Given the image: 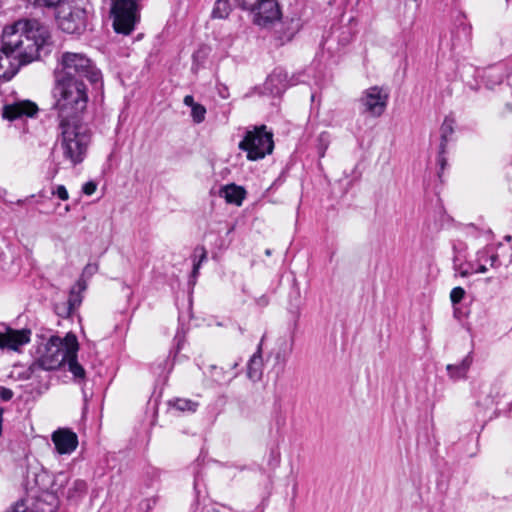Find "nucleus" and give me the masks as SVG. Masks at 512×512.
Listing matches in <instances>:
<instances>
[{"label": "nucleus", "mask_w": 512, "mask_h": 512, "mask_svg": "<svg viewBox=\"0 0 512 512\" xmlns=\"http://www.w3.org/2000/svg\"><path fill=\"white\" fill-rule=\"evenodd\" d=\"M48 28L37 20H18L2 30V61L9 69L2 80H10L19 68L39 57V51L48 44Z\"/></svg>", "instance_id": "obj_1"}, {"label": "nucleus", "mask_w": 512, "mask_h": 512, "mask_svg": "<svg viewBox=\"0 0 512 512\" xmlns=\"http://www.w3.org/2000/svg\"><path fill=\"white\" fill-rule=\"evenodd\" d=\"M58 121L82 120L88 104L87 87L78 78H67L58 74L53 88Z\"/></svg>", "instance_id": "obj_2"}, {"label": "nucleus", "mask_w": 512, "mask_h": 512, "mask_svg": "<svg viewBox=\"0 0 512 512\" xmlns=\"http://www.w3.org/2000/svg\"><path fill=\"white\" fill-rule=\"evenodd\" d=\"M58 145L63 159L72 167L81 164L92 142V131L82 120L59 121Z\"/></svg>", "instance_id": "obj_3"}, {"label": "nucleus", "mask_w": 512, "mask_h": 512, "mask_svg": "<svg viewBox=\"0 0 512 512\" xmlns=\"http://www.w3.org/2000/svg\"><path fill=\"white\" fill-rule=\"evenodd\" d=\"M243 9H247L242 6ZM252 22L261 28H271L276 24L280 29L275 31V37L280 45L292 40L294 31L282 21V11L278 0H257L250 8Z\"/></svg>", "instance_id": "obj_4"}, {"label": "nucleus", "mask_w": 512, "mask_h": 512, "mask_svg": "<svg viewBox=\"0 0 512 512\" xmlns=\"http://www.w3.org/2000/svg\"><path fill=\"white\" fill-rule=\"evenodd\" d=\"M58 74L67 78H87L90 82H98L101 73L95 68L92 61L83 53L64 52L58 59V67L55 69L54 76L57 79Z\"/></svg>", "instance_id": "obj_5"}, {"label": "nucleus", "mask_w": 512, "mask_h": 512, "mask_svg": "<svg viewBox=\"0 0 512 512\" xmlns=\"http://www.w3.org/2000/svg\"><path fill=\"white\" fill-rule=\"evenodd\" d=\"M238 147L247 153V159L250 161L263 159L274 149L273 134L267 131L264 125L255 127L246 132Z\"/></svg>", "instance_id": "obj_6"}, {"label": "nucleus", "mask_w": 512, "mask_h": 512, "mask_svg": "<svg viewBox=\"0 0 512 512\" xmlns=\"http://www.w3.org/2000/svg\"><path fill=\"white\" fill-rule=\"evenodd\" d=\"M112 25L116 33L129 35L140 20L139 0H111Z\"/></svg>", "instance_id": "obj_7"}, {"label": "nucleus", "mask_w": 512, "mask_h": 512, "mask_svg": "<svg viewBox=\"0 0 512 512\" xmlns=\"http://www.w3.org/2000/svg\"><path fill=\"white\" fill-rule=\"evenodd\" d=\"M67 356V345H65L64 338L51 336L39 344L34 365L44 370H54L65 362Z\"/></svg>", "instance_id": "obj_8"}, {"label": "nucleus", "mask_w": 512, "mask_h": 512, "mask_svg": "<svg viewBox=\"0 0 512 512\" xmlns=\"http://www.w3.org/2000/svg\"><path fill=\"white\" fill-rule=\"evenodd\" d=\"M56 21L59 28L69 34L81 32L86 25L85 9L79 0L61 3L57 7Z\"/></svg>", "instance_id": "obj_9"}, {"label": "nucleus", "mask_w": 512, "mask_h": 512, "mask_svg": "<svg viewBox=\"0 0 512 512\" xmlns=\"http://www.w3.org/2000/svg\"><path fill=\"white\" fill-rule=\"evenodd\" d=\"M388 99L389 94L384 88L372 86L363 91L359 102L365 112L373 117H379L386 110Z\"/></svg>", "instance_id": "obj_10"}, {"label": "nucleus", "mask_w": 512, "mask_h": 512, "mask_svg": "<svg viewBox=\"0 0 512 512\" xmlns=\"http://www.w3.org/2000/svg\"><path fill=\"white\" fill-rule=\"evenodd\" d=\"M30 340V329H14L2 324V353L14 352L21 354Z\"/></svg>", "instance_id": "obj_11"}, {"label": "nucleus", "mask_w": 512, "mask_h": 512, "mask_svg": "<svg viewBox=\"0 0 512 512\" xmlns=\"http://www.w3.org/2000/svg\"><path fill=\"white\" fill-rule=\"evenodd\" d=\"M506 395L505 382L496 378L489 383L482 384L477 392L478 404L484 407L497 404Z\"/></svg>", "instance_id": "obj_12"}, {"label": "nucleus", "mask_w": 512, "mask_h": 512, "mask_svg": "<svg viewBox=\"0 0 512 512\" xmlns=\"http://www.w3.org/2000/svg\"><path fill=\"white\" fill-rule=\"evenodd\" d=\"M39 108L36 103L30 100H16L12 103L6 102L2 107V118L13 121L23 117H34Z\"/></svg>", "instance_id": "obj_13"}, {"label": "nucleus", "mask_w": 512, "mask_h": 512, "mask_svg": "<svg viewBox=\"0 0 512 512\" xmlns=\"http://www.w3.org/2000/svg\"><path fill=\"white\" fill-rule=\"evenodd\" d=\"M65 345H67V354L65 361L67 362L69 371L73 374L75 380L83 381L85 379V370L77 361V352L79 349L77 337L73 333H68L64 337Z\"/></svg>", "instance_id": "obj_14"}, {"label": "nucleus", "mask_w": 512, "mask_h": 512, "mask_svg": "<svg viewBox=\"0 0 512 512\" xmlns=\"http://www.w3.org/2000/svg\"><path fill=\"white\" fill-rule=\"evenodd\" d=\"M52 441L59 454H71L78 445L77 435L68 429H58L52 434Z\"/></svg>", "instance_id": "obj_15"}, {"label": "nucleus", "mask_w": 512, "mask_h": 512, "mask_svg": "<svg viewBox=\"0 0 512 512\" xmlns=\"http://www.w3.org/2000/svg\"><path fill=\"white\" fill-rule=\"evenodd\" d=\"M294 83L288 78L287 72L276 69L266 80L265 86L272 94L279 95L283 93L287 87Z\"/></svg>", "instance_id": "obj_16"}, {"label": "nucleus", "mask_w": 512, "mask_h": 512, "mask_svg": "<svg viewBox=\"0 0 512 512\" xmlns=\"http://www.w3.org/2000/svg\"><path fill=\"white\" fill-rule=\"evenodd\" d=\"M263 375V358H262V347L258 345L257 351L251 356L247 364V377L257 382L262 379Z\"/></svg>", "instance_id": "obj_17"}, {"label": "nucleus", "mask_w": 512, "mask_h": 512, "mask_svg": "<svg viewBox=\"0 0 512 512\" xmlns=\"http://www.w3.org/2000/svg\"><path fill=\"white\" fill-rule=\"evenodd\" d=\"M56 508V498L53 494L44 493L41 497L35 499L29 506L30 512H54Z\"/></svg>", "instance_id": "obj_18"}, {"label": "nucleus", "mask_w": 512, "mask_h": 512, "mask_svg": "<svg viewBox=\"0 0 512 512\" xmlns=\"http://www.w3.org/2000/svg\"><path fill=\"white\" fill-rule=\"evenodd\" d=\"M473 362L471 354H467L459 364L447 365L449 376L454 380L463 379L466 377L467 372Z\"/></svg>", "instance_id": "obj_19"}, {"label": "nucleus", "mask_w": 512, "mask_h": 512, "mask_svg": "<svg viewBox=\"0 0 512 512\" xmlns=\"http://www.w3.org/2000/svg\"><path fill=\"white\" fill-rule=\"evenodd\" d=\"M221 196L226 202L240 206L245 198V190L235 184H230L221 190Z\"/></svg>", "instance_id": "obj_20"}, {"label": "nucleus", "mask_w": 512, "mask_h": 512, "mask_svg": "<svg viewBox=\"0 0 512 512\" xmlns=\"http://www.w3.org/2000/svg\"><path fill=\"white\" fill-rule=\"evenodd\" d=\"M231 11L229 0H216L211 16L214 19H225Z\"/></svg>", "instance_id": "obj_21"}, {"label": "nucleus", "mask_w": 512, "mask_h": 512, "mask_svg": "<svg viewBox=\"0 0 512 512\" xmlns=\"http://www.w3.org/2000/svg\"><path fill=\"white\" fill-rule=\"evenodd\" d=\"M86 285L83 281H78L70 290L68 305L69 312L81 303L80 292L85 290Z\"/></svg>", "instance_id": "obj_22"}, {"label": "nucleus", "mask_w": 512, "mask_h": 512, "mask_svg": "<svg viewBox=\"0 0 512 512\" xmlns=\"http://www.w3.org/2000/svg\"><path fill=\"white\" fill-rule=\"evenodd\" d=\"M170 405L181 412H195L198 407V403L185 398H176Z\"/></svg>", "instance_id": "obj_23"}, {"label": "nucleus", "mask_w": 512, "mask_h": 512, "mask_svg": "<svg viewBox=\"0 0 512 512\" xmlns=\"http://www.w3.org/2000/svg\"><path fill=\"white\" fill-rule=\"evenodd\" d=\"M289 351L286 348H279L275 353V366L278 368V372L282 371L287 361Z\"/></svg>", "instance_id": "obj_24"}, {"label": "nucleus", "mask_w": 512, "mask_h": 512, "mask_svg": "<svg viewBox=\"0 0 512 512\" xmlns=\"http://www.w3.org/2000/svg\"><path fill=\"white\" fill-rule=\"evenodd\" d=\"M206 115V108L202 104H197L191 108V116L195 123L199 124L204 121Z\"/></svg>", "instance_id": "obj_25"}, {"label": "nucleus", "mask_w": 512, "mask_h": 512, "mask_svg": "<svg viewBox=\"0 0 512 512\" xmlns=\"http://www.w3.org/2000/svg\"><path fill=\"white\" fill-rule=\"evenodd\" d=\"M30 4L38 7H55L63 3L62 0H27Z\"/></svg>", "instance_id": "obj_26"}, {"label": "nucleus", "mask_w": 512, "mask_h": 512, "mask_svg": "<svg viewBox=\"0 0 512 512\" xmlns=\"http://www.w3.org/2000/svg\"><path fill=\"white\" fill-rule=\"evenodd\" d=\"M488 253V247H485L484 249L478 251L476 261L479 263L478 268L474 271L475 273H485L487 272L488 268L485 263L482 262L483 257L485 254Z\"/></svg>", "instance_id": "obj_27"}, {"label": "nucleus", "mask_w": 512, "mask_h": 512, "mask_svg": "<svg viewBox=\"0 0 512 512\" xmlns=\"http://www.w3.org/2000/svg\"><path fill=\"white\" fill-rule=\"evenodd\" d=\"M27 499H21L12 505L6 512H30Z\"/></svg>", "instance_id": "obj_28"}, {"label": "nucleus", "mask_w": 512, "mask_h": 512, "mask_svg": "<svg viewBox=\"0 0 512 512\" xmlns=\"http://www.w3.org/2000/svg\"><path fill=\"white\" fill-rule=\"evenodd\" d=\"M195 252H196V253H197V252H199V253H200V254H199L200 259H199V261H198V262H195V263H194L193 271H192V276H193V277H196V276H197V274H198V272H199V268H200L201 263H202V262L206 259V257H207V253H206V250H205V248H204V247H199V248H197V249L195 250Z\"/></svg>", "instance_id": "obj_29"}, {"label": "nucleus", "mask_w": 512, "mask_h": 512, "mask_svg": "<svg viewBox=\"0 0 512 512\" xmlns=\"http://www.w3.org/2000/svg\"><path fill=\"white\" fill-rule=\"evenodd\" d=\"M465 296V290L462 287H455L450 293V300L453 304H458Z\"/></svg>", "instance_id": "obj_30"}, {"label": "nucleus", "mask_w": 512, "mask_h": 512, "mask_svg": "<svg viewBox=\"0 0 512 512\" xmlns=\"http://www.w3.org/2000/svg\"><path fill=\"white\" fill-rule=\"evenodd\" d=\"M441 132L442 139L446 141L447 137L453 133V121L450 119H445L441 127Z\"/></svg>", "instance_id": "obj_31"}, {"label": "nucleus", "mask_w": 512, "mask_h": 512, "mask_svg": "<svg viewBox=\"0 0 512 512\" xmlns=\"http://www.w3.org/2000/svg\"><path fill=\"white\" fill-rule=\"evenodd\" d=\"M483 263H489L490 267L492 268H496L498 266V263H499V259H498V254L497 253H491L490 254V251L488 250V253L484 255L483 257V260H482Z\"/></svg>", "instance_id": "obj_32"}, {"label": "nucleus", "mask_w": 512, "mask_h": 512, "mask_svg": "<svg viewBox=\"0 0 512 512\" xmlns=\"http://www.w3.org/2000/svg\"><path fill=\"white\" fill-rule=\"evenodd\" d=\"M52 194L63 201L69 199V193L64 185H57L56 188L52 190Z\"/></svg>", "instance_id": "obj_33"}, {"label": "nucleus", "mask_w": 512, "mask_h": 512, "mask_svg": "<svg viewBox=\"0 0 512 512\" xmlns=\"http://www.w3.org/2000/svg\"><path fill=\"white\" fill-rule=\"evenodd\" d=\"M96 188V184L93 181H89L83 185L82 191L86 195H92L96 191Z\"/></svg>", "instance_id": "obj_34"}, {"label": "nucleus", "mask_w": 512, "mask_h": 512, "mask_svg": "<svg viewBox=\"0 0 512 512\" xmlns=\"http://www.w3.org/2000/svg\"><path fill=\"white\" fill-rule=\"evenodd\" d=\"M98 271V265L96 263H89L85 266L83 274L91 276Z\"/></svg>", "instance_id": "obj_35"}, {"label": "nucleus", "mask_w": 512, "mask_h": 512, "mask_svg": "<svg viewBox=\"0 0 512 512\" xmlns=\"http://www.w3.org/2000/svg\"><path fill=\"white\" fill-rule=\"evenodd\" d=\"M184 104L190 108H193L195 105H197L198 103H196L194 101V98L192 95H186L184 97V100H183Z\"/></svg>", "instance_id": "obj_36"}, {"label": "nucleus", "mask_w": 512, "mask_h": 512, "mask_svg": "<svg viewBox=\"0 0 512 512\" xmlns=\"http://www.w3.org/2000/svg\"><path fill=\"white\" fill-rule=\"evenodd\" d=\"M13 397V392L10 389L2 387V401H8Z\"/></svg>", "instance_id": "obj_37"}, {"label": "nucleus", "mask_w": 512, "mask_h": 512, "mask_svg": "<svg viewBox=\"0 0 512 512\" xmlns=\"http://www.w3.org/2000/svg\"><path fill=\"white\" fill-rule=\"evenodd\" d=\"M74 486H75V489L78 491L82 492V491L86 490V483L84 481L77 480V481H75Z\"/></svg>", "instance_id": "obj_38"}, {"label": "nucleus", "mask_w": 512, "mask_h": 512, "mask_svg": "<svg viewBox=\"0 0 512 512\" xmlns=\"http://www.w3.org/2000/svg\"><path fill=\"white\" fill-rule=\"evenodd\" d=\"M460 275H461L462 277H466V276H468V275H469V272H468V271H466V270H463V271H460Z\"/></svg>", "instance_id": "obj_39"}, {"label": "nucleus", "mask_w": 512, "mask_h": 512, "mask_svg": "<svg viewBox=\"0 0 512 512\" xmlns=\"http://www.w3.org/2000/svg\"><path fill=\"white\" fill-rule=\"evenodd\" d=\"M64 211H65L66 213H67V212H69V211H70V206H69V205H66V206L64 207Z\"/></svg>", "instance_id": "obj_40"}, {"label": "nucleus", "mask_w": 512, "mask_h": 512, "mask_svg": "<svg viewBox=\"0 0 512 512\" xmlns=\"http://www.w3.org/2000/svg\"><path fill=\"white\" fill-rule=\"evenodd\" d=\"M219 94H220V96H221L222 98H226V97H227V95H226V94H223V92H221V91H220V93H219Z\"/></svg>", "instance_id": "obj_41"}, {"label": "nucleus", "mask_w": 512, "mask_h": 512, "mask_svg": "<svg viewBox=\"0 0 512 512\" xmlns=\"http://www.w3.org/2000/svg\"><path fill=\"white\" fill-rule=\"evenodd\" d=\"M505 239H506L507 241H510V240H511V236H509V235H508V236H506V237H505Z\"/></svg>", "instance_id": "obj_42"}, {"label": "nucleus", "mask_w": 512, "mask_h": 512, "mask_svg": "<svg viewBox=\"0 0 512 512\" xmlns=\"http://www.w3.org/2000/svg\"><path fill=\"white\" fill-rule=\"evenodd\" d=\"M207 512H218V511L215 509H211V510H208Z\"/></svg>", "instance_id": "obj_43"}]
</instances>
